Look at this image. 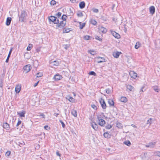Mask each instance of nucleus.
Returning a JSON list of instances; mask_svg holds the SVG:
<instances>
[{"label":"nucleus","mask_w":160,"mask_h":160,"mask_svg":"<svg viewBox=\"0 0 160 160\" xmlns=\"http://www.w3.org/2000/svg\"><path fill=\"white\" fill-rule=\"evenodd\" d=\"M57 18L53 16H51L49 18V20L55 24H58L59 22V20L58 19H57Z\"/></svg>","instance_id":"obj_3"},{"label":"nucleus","mask_w":160,"mask_h":160,"mask_svg":"<svg viewBox=\"0 0 160 160\" xmlns=\"http://www.w3.org/2000/svg\"><path fill=\"white\" fill-rule=\"evenodd\" d=\"M69 11L70 12V15H73V12L72 11V10L71 8H69Z\"/></svg>","instance_id":"obj_58"},{"label":"nucleus","mask_w":160,"mask_h":160,"mask_svg":"<svg viewBox=\"0 0 160 160\" xmlns=\"http://www.w3.org/2000/svg\"><path fill=\"white\" fill-rule=\"evenodd\" d=\"M25 144L24 142H19V145L21 147H22V146H23V145H24Z\"/></svg>","instance_id":"obj_47"},{"label":"nucleus","mask_w":160,"mask_h":160,"mask_svg":"<svg viewBox=\"0 0 160 160\" xmlns=\"http://www.w3.org/2000/svg\"><path fill=\"white\" fill-rule=\"evenodd\" d=\"M62 78L61 75L59 74H56L54 75L53 79L56 80H58L61 79Z\"/></svg>","instance_id":"obj_13"},{"label":"nucleus","mask_w":160,"mask_h":160,"mask_svg":"<svg viewBox=\"0 0 160 160\" xmlns=\"http://www.w3.org/2000/svg\"><path fill=\"white\" fill-rule=\"evenodd\" d=\"M59 121L60 122V123H61V124L62 125V127L63 128H64L65 127V124L61 120H60Z\"/></svg>","instance_id":"obj_45"},{"label":"nucleus","mask_w":160,"mask_h":160,"mask_svg":"<svg viewBox=\"0 0 160 160\" xmlns=\"http://www.w3.org/2000/svg\"><path fill=\"white\" fill-rule=\"evenodd\" d=\"M127 88L130 91H133L134 89V87L129 85H127Z\"/></svg>","instance_id":"obj_25"},{"label":"nucleus","mask_w":160,"mask_h":160,"mask_svg":"<svg viewBox=\"0 0 160 160\" xmlns=\"http://www.w3.org/2000/svg\"><path fill=\"white\" fill-rule=\"evenodd\" d=\"M37 77L39 78L41 77L42 76V74L41 72H38L37 73Z\"/></svg>","instance_id":"obj_43"},{"label":"nucleus","mask_w":160,"mask_h":160,"mask_svg":"<svg viewBox=\"0 0 160 160\" xmlns=\"http://www.w3.org/2000/svg\"><path fill=\"white\" fill-rule=\"evenodd\" d=\"M67 17L66 15H63L62 16V17H61V18L63 20V21H64V20L66 21V19H67Z\"/></svg>","instance_id":"obj_40"},{"label":"nucleus","mask_w":160,"mask_h":160,"mask_svg":"<svg viewBox=\"0 0 160 160\" xmlns=\"http://www.w3.org/2000/svg\"><path fill=\"white\" fill-rule=\"evenodd\" d=\"M44 128L45 129L48 130L50 129V127L47 125L45 126L44 127Z\"/></svg>","instance_id":"obj_50"},{"label":"nucleus","mask_w":160,"mask_h":160,"mask_svg":"<svg viewBox=\"0 0 160 160\" xmlns=\"http://www.w3.org/2000/svg\"><path fill=\"white\" fill-rule=\"evenodd\" d=\"M59 115V114L58 113H54V115L56 116V117H57L58 116V115Z\"/></svg>","instance_id":"obj_63"},{"label":"nucleus","mask_w":160,"mask_h":160,"mask_svg":"<svg viewBox=\"0 0 160 160\" xmlns=\"http://www.w3.org/2000/svg\"><path fill=\"white\" fill-rule=\"evenodd\" d=\"M88 53L93 55H94L96 54V51L94 50H89L88 51Z\"/></svg>","instance_id":"obj_28"},{"label":"nucleus","mask_w":160,"mask_h":160,"mask_svg":"<svg viewBox=\"0 0 160 160\" xmlns=\"http://www.w3.org/2000/svg\"><path fill=\"white\" fill-rule=\"evenodd\" d=\"M70 30L68 28H65L63 29V33H68L70 32Z\"/></svg>","instance_id":"obj_31"},{"label":"nucleus","mask_w":160,"mask_h":160,"mask_svg":"<svg viewBox=\"0 0 160 160\" xmlns=\"http://www.w3.org/2000/svg\"><path fill=\"white\" fill-rule=\"evenodd\" d=\"M3 80L1 78L0 79V87L2 88L3 86Z\"/></svg>","instance_id":"obj_41"},{"label":"nucleus","mask_w":160,"mask_h":160,"mask_svg":"<svg viewBox=\"0 0 160 160\" xmlns=\"http://www.w3.org/2000/svg\"><path fill=\"white\" fill-rule=\"evenodd\" d=\"M124 143L128 146H130L131 145V142L129 140H127L124 141Z\"/></svg>","instance_id":"obj_29"},{"label":"nucleus","mask_w":160,"mask_h":160,"mask_svg":"<svg viewBox=\"0 0 160 160\" xmlns=\"http://www.w3.org/2000/svg\"><path fill=\"white\" fill-rule=\"evenodd\" d=\"M66 21L65 20L60 21V22L58 23L56 25V28H63L66 25Z\"/></svg>","instance_id":"obj_2"},{"label":"nucleus","mask_w":160,"mask_h":160,"mask_svg":"<svg viewBox=\"0 0 160 160\" xmlns=\"http://www.w3.org/2000/svg\"><path fill=\"white\" fill-rule=\"evenodd\" d=\"M105 128L107 129H110L112 128V126L111 125H108L107 126H106Z\"/></svg>","instance_id":"obj_51"},{"label":"nucleus","mask_w":160,"mask_h":160,"mask_svg":"<svg viewBox=\"0 0 160 160\" xmlns=\"http://www.w3.org/2000/svg\"><path fill=\"white\" fill-rule=\"evenodd\" d=\"M85 5V3L83 1L80 2L79 4V6L80 8L82 9L84 8Z\"/></svg>","instance_id":"obj_17"},{"label":"nucleus","mask_w":160,"mask_h":160,"mask_svg":"<svg viewBox=\"0 0 160 160\" xmlns=\"http://www.w3.org/2000/svg\"><path fill=\"white\" fill-rule=\"evenodd\" d=\"M21 88V86L20 85L18 84L15 87V92L16 93H19L20 90Z\"/></svg>","instance_id":"obj_11"},{"label":"nucleus","mask_w":160,"mask_h":160,"mask_svg":"<svg viewBox=\"0 0 160 160\" xmlns=\"http://www.w3.org/2000/svg\"><path fill=\"white\" fill-rule=\"evenodd\" d=\"M89 74L93 76H96V73L94 71H91L89 72Z\"/></svg>","instance_id":"obj_49"},{"label":"nucleus","mask_w":160,"mask_h":160,"mask_svg":"<svg viewBox=\"0 0 160 160\" xmlns=\"http://www.w3.org/2000/svg\"><path fill=\"white\" fill-rule=\"evenodd\" d=\"M32 48V45L31 44H30L28 45V46L27 48V50L28 51H30L31 49Z\"/></svg>","instance_id":"obj_33"},{"label":"nucleus","mask_w":160,"mask_h":160,"mask_svg":"<svg viewBox=\"0 0 160 160\" xmlns=\"http://www.w3.org/2000/svg\"><path fill=\"white\" fill-rule=\"evenodd\" d=\"M153 88L156 92H159V89L158 88V87L157 86H153Z\"/></svg>","instance_id":"obj_37"},{"label":"nucleus","mask_w":160,"mask_h":160,"mask_svg":"<svg viewBox=\"0 0 160 160\" xmlns=\"http://www.w3.org/2000/svg\"><path fill=\"white\" fill-rule=\"evenodd\" d=\"M100 31L103 33H105L107 32V29L106 28L101 27L99 28Z\"/></svg>","instance_id":"obj_20"},{"label":"nucleus","mask_w":160,"mask_h":160,"mask_svg":"<svg viewBox=\"0 0 160 160\" xmlns=\"http://www.w3.org/2000/svg\"><path fill=\"white\" fill-rule=\"evenodd\" d=\"M67 98L71 102H73L74 101V99L72 97L70 96H68Z\"/></svg>","instance_id":"obj_32"},{"label":"nucleus","mask_w":160,"mask_h":160,"mask_svg":"<svg viewBox=\"0 0 160 160\" xmlns=\"http://www.w3.org/2000/svg\"><path fill=\"white\" fill-rule=\"evenodd\" d=\"M116 126L119 128H122V124L118 122H117L116 123Z\"/></svg>","instance_id":"obj_30"},{"label":"nucleus","mask_w":160,"mask_h":160,"mask_svg":"<svg viewBox=\"0 0 160 160\" xmlns=\"http://www.w3.org/2000/svg\"><path fill=\"white\" fill-rule=\"evenodd\" d=\"M112 35L115 38H120V35L118 33L115 31H112L111 32Z\"/></svg>","instance_id":"obj_9"},{"label":"nucleus","mask_w":160,"mask_h":160,"mask_svg":"<svg viewBox=\"0 0 160 160\" xmlns=\"http://www.w3.org/2000/svg\"><path fill=\"white\" fill-rule=\"evenodd\" d=\"M121 53L120 52H117L113 53V55L115 58H117L119 57L120 54Z\"/></svg>","instance_id":"obj_18"},{"label":"nucleus","mask_w":160,"mask_h":160,"mask_svg":"<svg viewBox=\"0 0 160 160\" xmlns=\"http://www.w3.org/2000/svg\"><path fill=\"white\" fill-rule=\"evenodd\" d=\"M120 100L121 102H125L127 101V98L125 97H122L121 98Z\"/></svg>","instance_id":"obj_24"},{"label":"nucleus","mask_w":160,"mask_h":160,"mask_svg":"<svg viewBox=\"0 0 160 160\" xmlns=\"http://www.w3.org/2000/svg\"><path fill=\"white\" fill-rule=\"evenodd\" d=\"M3 128L7 130H9L10 128L9 125L6 122L3 123Z\"/></svg>","instance_id":"obj_15"},{"label":"nucleus","mask_w":160,"mask_h":160,"mask_svg":"<svg viewBox=\"0 0 160 160\" xmlns=\"http://www.w3.org/2000/svg\"><path fill=\"white\" fill-rule=\"evenodd\" d=\"M152 118H150L149 119H148L147 122V124H148L150 125L151 123H152Z\"/></svg>","instance_id":"obj_36"},{"label":"nucleus","mask_w":160,"mask_h":160,"mask_svg":"<svg viewBox=\"0 0 160 160\" xmlns=\"http://www.w3.org/2000/svg\"><path fill=\"white\" fill-rule=\"evenodd\" d=\"M131 77L133 78H135L137 76V74L133 71H131L129 73Z\"/></svg>","instance_id":"obj_10"},{"label":"nucleus","mask_w":160,"mask_h":160,"mask_svg":"<svg viewBox=\"0 0 160 160\" xmlns=\"http://www.w3.org/2000/svg\"><path fill=\"white\" fill-rule=\"evenodd\" d=\"M39 116H40L43 117V118H44V116H45L44 115L43 113H42L40 114V115H39Z\"/></svg>","instance_id":"obj_61"},{"label":"nucleus","mask_w":160,"mask_h":160,"mask_svg":"<svg viewBox=\"0 0 160 160\" xmlns=\"http://www.w3.org/2000/svg\"><path fill=\"white\" fill-rule=\"evenodd\" d=\"M91 122L90 123L91 126L95 130H97L98 129V125L95 122H93L92 120H91Z\"/></svg>","instance_id":"obj_6"},{"label":"nucleus","mask_w":160,"mask_h":160,"mask_svg":"<svg viewBox=\"0 0 160 160\" xmlns=\"http://www.w3.org/2000/svg\"><path fill=\"white\" fill-rule=\"evenodd\" d=\"M99 101L102 108L103 109H106V108L107 106L104 99L102 98H101Z\"/></svg>","instance_id":"obj_4"},{"label":"nucleus","mask_w":160,"mask_h":160,"mask_svg":"<svg viewBox=\"0 0 160 160\" xmlns=\"http://www.w3.org/2000/svg\"><path fill=\"white\" fill-rule=\"evenodd\" d=\"M155 142H150L148 144L145 145L146 147L147 148H153L155 146Z\"/></svg>","instance_id":"obj_7"},{"label":"nucleus","mask_w":160,"mask_h":160,"mask_svg":"<svg viewBox=\"0 0 160 160\" xmlns=\"http://www.w3.org/2000/svg\"><path fill=\"white\" fill-rule=\"evenodd\" d=\"M51 64H52L54 66H58L59 64V62L58 61L51 60L50 62Z\"/></svg>","instance_id":"obj_12"},{"label":"nucleus","mask_w":160,"mask_h":160,"mask_svg":"<svg viewBox=\"0 0 160 160\" xmlns=\"http://www.w3.org/2000/svg\"><path fill=\"white\" fill-rule=\"evenodd\" d=\"M56 3V2L54 0H52L50 2V4L51 6H53Z\"/></svg>","instance_id":"obj_38"},{"label":"nucleus","mask_w":160,"mask_h":160,"mask_svg":"<svg viewBox=\"0 0 160 160\" xmlns=\"http://www.w3.org/2000/svg\"><path fill=\"white\" fill-rule=\"evenodd\" d=\"M73 3L75 2L76 1V0H70Z\"/></svg>","instance_id":"obj_64"},{"label":"nucleus","mask_w":160,"mask_h":160,"mask_svg":"<svg viewBox=\"0 0 160 160\" xmlns=\"http://www.w3.org/2000/svg\"><path fill=\"white\" fill-rule=\"evenodd\" d=\"M108 103L110 105L113 106L114 105V102L112 99H109L108 100Z\"/></svg>","instance_id":"obj_27"},{"label":"nucleus","mask_w":160,"mask_h":160,"mask_svg":"<svg viewBox=\"0 0 160 160\" xmlns=\"http://www.w3.org/2000/svg\"><path fill=\"white\" fill-rule=\"evenodd\" d=\"M105 124V122L103 119H101L99 121L98 124L99 125L102 126L104 125Z\"/></svg>","instance_id":"obj_19"},{"label":"nucleus","mask_w":160,"mask_h":160,"mask_svg":"<svg viewBox=\"0 0 160 160\" xmlns=\"http://www.w3.org/2000/svg\"><path fill=\"white\" fill-rule=\"evenodd\" d=\"M12 52V49H11L9 52L8 57H7V58L6 60V62H8L9 61V58L10 57V55H11V53Z\"/></svg>","instance_id":"obj_23"},{"label":"nucleus","mask_w":160,"mask_h":160,"mask_svg":"<svg viewBox=\"0 0 160 160\" xmlns=\"http://www.w3.org/2000/svg\"><path fill=\"white\" fill-rule=\"evenodd\" d=\"M56 154L58 156H60V154L58 152H56Z\"/></svg>","instance_id":"obj_62"},{"label":"nucleus","mask_w":160,"mask_h":160,"mask_svg":"<svg viewBox=\"0 0 160 160\" xmlns=\"http://www.w3.org/2000/svg\"><path fill=\"white\" fill-rule=\"evenodd\" d=\"M63 47L65 49L67 50L69 47V45L68 44L64 45Z\"/></svg>","instance_id":"obj_44"},{"label":"nucleus","mask_w":160,"mask_h":160,"mask_svg":"<svg viewBox=\"0 0 160 160\" xmlns=\"http://www.w3.org/2000/svg\"><path fill=\"white\" fill-rule=\"evenodd\" d=\"M97 118L98 120L99 121H100V120L101 119H100L101 118L98 115H97Z\"/></svg>","instance_id":"obj_59"},{"label":"nucleus","mask_w":160,"mask_h":160,"mask_svg":"<svg viewBox=\"0 0 160 160\" xmlns=\"http://www.w3.org/2000/svg\"><path fill=\"white\" fill-rule=\"evenodd\" d=\"M97 62L98 63L105 62V59L104 58L98 57L97 58Z\"/></svg>","instance_id":"obj_8"},{"label":"nucleus","mask_w":160,"mask_h":160,"mask_svg":"<svg viewBox=\"0 0 160 160\" xmlns=\"http://www.w3.org/2000/svg\"><path fill=\"white\" fill-rule=\"evenodd\" d=\"M71 113L75 117H76L77 116V111L74 109L72 110Z\"/></svg>","instance_id":"obj_26"},{"label":"nucleus","mask_w":160,"mask_h":160,"mask_svg":"<svg viewBox=\"0 0 160 160\" xmlns=\"http://www.w3.org/2000/svg\"><path fill=\"white\" fill-rule=\"evenodd\" d=\"M85 23H83L82 24L81 22H80L79 28L80 29H82L85 26Z\"/></svg>","instance_id":"obj_35"},{"label":"nucleus","mask_w":160,"mask_h":160,"mask_svg":"<svg viewBox=\"0 0 160 160\" xmlns=\"http://www.w3.org/2000/svg\"><path fill=\"white\" fill-rule=\"evenodd\" d=\"M38 82H39V81H38L36 83H35L34 85V87H35L38 84Z\"/></svg>","instance_id":"obj_60"},{"label":"nucleus","mask_w":160,"mask_h":160,"mask_svg":"<svg viewBox=\"0 0 160 160\" xmlns=\"http://www.w3.org/2000/svg\"><path fill=\"white\" fill-rule=\"evenodd\" d=\"M11 152L10 151H8L6 153V155L7 156H9Z\"/></svg>","instance_id":"obj_52"},{"label":"nucleus","mask_w":160,"mask_h":160,"mask_svg":"<svg viewBox=\"0 0 160 160\" xmlns=\"http://www.w3.org/2000/svg\"><path fill=\"white\" fill-rule=\"evenodd\" d=\"M103 136L105 138H110L111 137V135L107 132L104 133Z\"/></svg>","instance_id":"obj_21"},{"label":"nucleus","mask_w":160,"mask_h":160,"mask_svg":"<svg viewBox=\"0 0 160 160\" xmlns=\"http://www.w3.org/2000/svg\"><path fill=\"white\" fill-rule=\"evenodd\" d=\"M93 12H95V13H98V9H96V8H93L92 9Z\"/></svg>","instance_id":"obj_46"},{"label":"nucleus","mask_w":160,"mask_h":160,"mask_svg":"<svg viewBox=\"0 0 160 160\" xmlns=\"http://www.w3.org/2000/svg\"><path fill=\"white\" fill-rule=\"evenodd\" d=\"M12 20V18L10 17H8L6 19V24L7 26H9L10 23Z\"/></svg>","instance_id":"obj_14"},{"label":"nucleus","mask_w":160,"mask_h":160,"mask_svg":"<svg viewBox=\"0 0 160 160\" xmlns=\"http://www.w3.org/2000/svg\"><path fill=\"white\" fill-rule=\"evenodd\" d=\"M95 39L99 40V41H101L102 40V39L98 36H96L95 37Z\"/></svg>","instance_id":"obj_55"},{"label":"nucleus","mask_w":160,"mask_h":160,"mask_svg":"<svg viewBox=\"0 0 160 160\" xmlns=\"http://www.w3.org/2000/svg\"><path fill=\"white\" fill-rule=\"evenodd\" d=\"M25 112L24 111H22L21 112H20L18 113V114L21 117H25Z\"/></svg>","instance_id":"obj_22"},{"label":"nucleus","mask_w":160,"mask_h":160,"mask_svg":"<svg viewBox=\"0 0 160 160\" xmlns=\"http://www.w3.org/2000/svg\"><path fill=\"white\" fill-rule=\"evenodd\" d=\"M90 38V36L88 35H86L84 37V39L85 40H89Z\"/></svg>","instance_id":"obj_48"},{"label":"nucleus","mask_w":160,"mask_h":160,"mask_svg":"<svg viewBox=\"0 0 160 160\" xmlns=\"http://www.w3.org/2000/svg\"><path fill=\"white\" fill-rule=\"evenodd\" d=\"M150 12L151 14H153L155 12V9L154 6H151L149 8Z\"/></svg>","instance_id":"obj_16"},{"label":"nucleus","mask_w":160,"mask_h":160,"mask_svg":"<svg viewBox=\"0 0 160 160\" xmlns=\"http://www.w3.org/2000/svg\"><path fill=\"white\" fill-rule=\"evenodd\" d=\"M91 107L93 109H97V107L95 105L93 104L91 105Z\"/></svg>","instance_id":"obj_57"},{"label":"nucleus","mask_w":160,"mask_h":160,"mask_svg":"<svg viewBox=\"0 0 160 160\" xmlns=\"http://www.w3.org/2000/svg\"><path fill=\"white\" fill-rule=\"evenodd\" d=\"M111 90L110 89L108 88L106 89V92L108 94H109L110 93Z\"/></svg>","instance_id":"obj_53"},{"label":"nucleus","mask_w":160,"mask_h":160,"mask_svg":"<svg viewBox=\"0 0 160 160\" xmlns=\"http://www.w3.org/2000/svg\"><path fill=\"white\" fill-rule=\"evenodd\" d=\"M91 23L93 25H96L97 24V22L94 20H91Z\"/></svg>","instance_id":"obj_39"},{"label":"nucleus","mask_w":160,"mask_h":160,"mask_svg":"<svg viewBox=\"0 0 160 160\" xmlns=\"http://www.w3.org/2000/svg\"><path fill=\"white\" fill-rule=\"evenodd\" d=\"M140 46V43L139 42H137L135 46V48L136 49H138Z\"/></svg>","instance_id":"obj_34"},{"label":"nucleus","mask_w":160,"mask_h":160,"mask_svg":"<svg viewBox=\"0 0 160 160\" xmlns=\"http://www.w3.org/2000/svg\"><path fill=\"white\" fill-rule=\"evenodd\" d=\"M23 69L24 71L26 72V73L28 72L31 70V65L30 64H28L26 65L24 67Z\"/></svg>","instance_id":"obj_5"},{"label":"nucleus","mask_w":160,"mask_h":160,"mask_svg":"<svg viewBox=\"0 0 160 160\" xmlns=\"http://www.w3.org/2000/svg\"><path fill=\"white\" fill-rule=\"evenodd\" d=\"M77 15L78 17H81L82 16L83 14L81 12H78L77 13Z\"/></svg>","instance_id":"obj_42"},{"label":"nucleus","mask_w":160,"mask_h":160,"mask_svg":"<svg viewBox=\"0 0 160 160\" xmlns=\"http://www.w3.org/2000/svg\"><path fill=\"white\" fill-rule=\"evenodd\" d=\"M61 14H62V13L61 12H58V13H57L56 15L58 17V18H59L61 16Z\"/></svg>","instance_id":"obj_56"},{"label":"nucleus","mask_w":160,"mask_h":160,"mask_svg":"<svg viewBox=\"0 0 160 160\" xmlns=\"http://www.w3.org/2000/svg\"><path fill=\"white\" fill-rule=\"evenodd\" d=\"M22 122L20 120H18V122L16 125V126H18Z\"/></svg>","instance_id":"obj_54"},{"label":"nucleus","mask_w":160,"mask_h":160,"mask_svg":"<svg viewBox=\"0 0 160 160\" xmlns=\"http://www.w3.org/2000/svg\"><path fill=\"white\" fill-rule=\"evenodd\" d=\"M27 16V14L26 11L24 10L22 11L21 15L19 16V21L21 22H24V20L26 19V17Z\"/></svg>","instance_id":"obj_1"}]
</instances>
